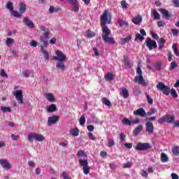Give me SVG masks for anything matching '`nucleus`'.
<instances>
[{"mask_svg": "<svg viewBox=\"0 0 179 179\" xmlns=\"http://www.w3.org/2000/svg\"><path fill=\"white\" fill-rule=\"evenodd\" d=\"M115 145V142L114 141L113 139H108V148H113Z\"/></svg>", "mask_w": 179, "mask_h": 179, "instance_id": "47", "label": "nucleus"}, {"mask_svg": "<svg viewBox=\"0 0 179 179\" xmlns=\"http://www.w3.org/2000/svg\"><path fill=\"white\" fill-rule=\"evenodd\" d=\"M120 95L123 96L124 99H128L129 97V92L128 90L125 87L122 88V91L120 92Z\"/></svg>", "mask_w": 179, "mask_h": 179, "instance_id": "17", "label": "nucleus"}, {"mask_svg": "<svg viewBox=\"0 0 179 179\" xmlns=\"http://www.w3.org/2000/svg\"><path fill=\"white\" fill-rule=\"evenodd\" d=\"M14 96H15L16 101L20 103V104H23V91L16 90Z\"/></svg>", "mask_w": 179, "mask_h": 179, "instance_id": "9", "label": "nucleus"}, {"mask_svg": "<svg viewBox=\"0 0 179 179\" xmlns=\"http://www.w3.org/2000/svg\"><path fill=\"white\" fill-rule=\"evenodd\" d=\"M159 10L161 12V13L169 20L170 17H171V15L169 13V11L164 8H159Z\"/></svg>", "mask_w": 179, "mask_h": 179, "instance_id": "18", "label": "nucleus"}, {"mask_svg": "<svg viewBox=\"0 0 179 179\" xmlns=\"http://www.w3.org/2000/svg\"><path fill=\"white\" fill-rule=\"evenodd\" d=\"M22 75L24 78H29L30 76V72L27 70L22 71Z\"/></svg>", "mask_w": 179, "mask_h": 179, "instance_id": "61", "label": "nucleus"}, {"mask_svg": "<svg viewBox=\"0 0 179 179\" xmlns=\"http://www.w3.org/2000/svg\"><path fill=\"white\" fill-rule=\"evenodd\" d=\"M45 96L46 100H48V101H50V103H52V101H54V100L55 99L54 94H52L51 93H46L45 94Z\"/></svg>", "mask_w": 179, "mask_h": 179, "instance_id": "19", "label": "nucleus"}, {"mask_svg": "<svg viewBox=\"0 0 179 179\" xmlns=\"http://www.w3.org/2000/svg\"><path fill=\"white\" fill-rule=\"evenodd\" d=\"M121 5H122V8L127 9L128 8V6H129V4L127 3V1H122L120 2Z\"/></svg>", "mask_w": 179, "mask_h": 179, "instance_id": "53", "label": "nucleus"}, {"mask_svg": "<svg viewBox=\"0 0 179 179\" xmlns=\"http://www.w3.org/2000/svg\"><path fill=\"white\" fill-rule=\"evenodd\" d=\"M0 76L2 78H8V73H6V71H5L3 69L1 70Z\"/></svg>", "mask_w": 179, "mask_h": 179, "instance_id": "57", "label": "nucleus"}, {"mask_svg": "<svg viewBox=\"0 0 179 179\" xmlns=\"http://www.w3.org/2000/svg\"><path fill=\"white\" fill-rule=\"evenodd\" d=\"M134 115H139L140 117H146V111L143 108H140L134 111Z\"/></svg>", "mask_w": 179, "mask_h": 179, "instance_id": "11", "label": "nucleus"}, {"mask_svg": "<svg viewBox=\"0 0 179 179\" xmlns=\"http://www.w3.org/2000/svg\"><path fill=\"white\" fill-rule=\"evenodd\" d=\"M164 122H166V115L162 116L161 118L158 120V123L162 125L164 124Z\"/></svg>", "mask_w": 179, "mask_h": 179, "instance_id": "54", "label": "nucleus"}, {"mask_svg": "<svg viewBox=\"0 0 179 179\" xmlns=\"http://www.w3.org/2000/svg\"><path fill=\"white\" fill-rule=\"evenodd\" d=\"M10 13H11V15L14 16V17H22V13L15 10H13L12 11H10Z\"/></svg>", "mask_w": 179, "mask_h": 179, "instance_id": "38", "label": "nucleus"}, {"mask_svg": "<svg viewBox=\"0 0 179 179\" xmlns=\"http://www.w3.org/2000/svg\"><path fill=\"white\" fill-rule=\"evenodd\" d=\"M150 34L152 36V38H155V40H157L159 38V35L155 33V31L150 30Z\"/></svg>", "mask_w": 179, "mask_h": 179, "instance_id": "51", "label": "nucleus"}, {"mask_svg": "<svg viewBox=\"0 0 179 179\" xmlns=\"http://www.w3.org/2000/svg\"><path fill=\"white\" fill-rule=\"evenodd\" d=\"M141 176L142 177H145V178H148V173L146 172V171H145V169H143L141 171Z\"/></svg>", "mask_w": 179, "mask_h": 179, "instance_id": "62", "label": "nucleus"}, {"mask_svg": "<svg viewBox=\"0 0 179 179\" xmlns=\"http://www.w3.org/2000/svg\"><path fill=\"white\" fill-rule=\"evenodd\" d=\"M56 55L53 57V59L55 61H59V62H64V61H66V56L64 55V52L61 50L56 51Z\"/></svg>", "mask_w": 179, "mask_h": 179, "instance_id": "7", "label": "nucleus"}, {"mask_svg": "<svg viewBox=\"0 0 179 179\" xmlns=\"http://www.w3.org/2000/svg\"><path fill=\"white\" fill-rule=\"evenodd\" d=\"M111 24V15L108 13V10H104L101 15V25Z\"/></svg>", "mask_w": 179, "mask_h": 179, "instance_id": "3", "label": "nucleus"}, {"mask_svg": "<svg viewBox=\"0 0 179 179\" xmlns=\"http://www.w3.org/2000/svg\"><path fill=\"white\" fill-rule=\"evenodd\" d=\"M79 164L82 166V167H86L89 166V162L87 159H79Z\"/></svg>", "mask_w": 179, "mask_h": 179, "instance_id": "31", "label": "nucleus"}, {"mask_svg": "<svg viewBox=\"0 0 179 179\" xmlns=\"http://www.w3.org/2000/svg\"><path fill=\"white\" fill-rule=\"evenodd\" d=\"M44 139H45V138L41 134H36L34 132H31L28 134V141L31 143H33V141H36V142H43Z\"/></svg>", "mask_w": 179, "mask_h": 179, "instance_id": "4", "label": "nucleus"}, {"mask_svg": "<svg viewBox=\"0 0 179 179\" xmlns=\"http://www.w3.org/2000/svg\"><path fill=\"white\" fill-rule=\"evenodd\" d=\"M56 68L61 69V71L64 72V71H65V64H64L62 62H57L56 63Z\"/></svg>", "mask_w": 179, "mask_h": 179, "instance_id": "29", "label": "nucleus"}, {"mask_svg": "<svg viewBox=\"0 0 179 179\" xmlns=\"http://www.w3.org/2000/svg\"><path fill=\"white\" fill-rule=\"evenodd\" d=\"M23 22L24 23V24H26V26H27V27H29L30 29L34 28V23L32 22V21L30 20L29 17H24Z\"/></svg>", "mask_w": 179, "mask_h": 179, "instance_id": "12", "label": "nucleus"}, {"mask_svg": "<svg viewBox=\"0 0 179 179\" xmlns=\"http://www.w3.org/2000/svg\"><path fill=\"white\" fill-rule=\"evenodd\" d=\"M78 156H86V152H85V151L80 150H78V153H77Z\"/></svg>", "mask_w": 179, "mask_h": 179, "instance_id": "63", "label": "nucleus"}, {"mask_svg": "<svg viewBox=\"0 0 179 179\" xmlns=\"http://www.w3.org/2000/svg\"><path fill=\"white\" fill-rule=\"evenodd\" d=\"M0 164L3 169H10V164L8 162V159H0Z\"/></svg>", "mask_w": 179, "mask_h": 179, "instance_id": "13", "label": "nucleus"}, {"mask_svg": "<svg viewBox=\"0 0 179 179\" xmlns=\"http://www.w3.org/2000/svg\"><path fill=\"white\" fill-rule=\"evenodd\" d=\"M80 125H82V127H83V125H85V122H86V118L84 116H81L80 120Z\"/></svg>", "mask_w": 179, "mask_h": 179, "instance_id": "50", "label": "nucleus"}, {"mask_svg": "<svg viewBox=\"0 0 179 179\" xmlns=\"http://www.w3.org/2000/svg\"><path fill=\"white\" fill-rule=\"evenodd\" d=\"M172 152H173V154L175 155V156H178L179 155V148L178 146H175L172 148Z\"/></svg>", "mask_w": 179, "mask_h": 179, "instance_id": "44", "label": "nucleus"}, {"mask_svg": "<svg viewBox=\"0 0 179 179\" xmlns=\"http://www.w3.org/2000/svg\"><path fill=\"white\" fill-rule=\"evenodd\" d=\"M95 36H96V33L91 31L90 29H88L85 32V37H87V38H93V37H94Z\"/></svg>", "mask_w": 179, "mask_h": 179, "instance_id": "21", "label": "nucleus"}, {"mask_svg": "<svg viewBox=\"0 0 179 179\" xmlns=\"http://www.w3.org/2000/svg\"><path fill=\"white\" fill-rule=\"evenodd\" d=\"M129 167H132V162H127L123 164V169H129Z\"/></svg>", "mask_w": 179, "mask_h": 179, "instance_id": "52", "label": "nucleus"}, {"mask_svg": "<svg viewBox=\"0 0 179 179\" xmlns=\"http://www.w3.org/2000/svg\"><path fill=\"white\" fill-rule=\"evenodd\" d=\"M118 23H119L120 27H123V26H126V27H128L129 24H128V22L127 21H124L121 19H119Z\"/></svg>", "mask_w": 179, "mask_h": 179, "instance_id": "36", "label": "nucleus"}, {"mask_svg": "<svg viewBox=\"0 0 179 179\" xmlns=\"http://www.w3.org/2000/svg\"><path fill=\"white\" fill-rule=\"evenodd\" d=\"M13 38H7L6 41V45L9 46L11 44H13Z\"/></svg>", "mask_w": 179, "mask_h": 179, "instance_id": "48", "label": "nucleus"}, {"mask_svg": "<svg viewBox=\"0 0 179 179\" xmlns=\"http://www.w3.org/2000/svg\"><path fill=\"white\" fill-rule=\"evenodd\" d=\"M157 89L158 90L162 91V93L165 96H169L170 94V87L169 86L165 85L163 83H158L157 85Z\"/></svg>", "mask_w": 179, "mask_h": 179, "instance_id": "6", "label": "nucleus"}, {"mask_svg": "<svg viewBox=\"0 0 179 179\" xmlns=\"http://www.w3.org/2000/svg\"><path fill=\"white\" fill-rule=\"evenodd\" d=\"M102 29V40L104 43H108V44H114L115 40L113 37H110L111 34V30L107 27V25H101Z\"/></svg>", "mask_w": 179, "mask_h": 179, "instance_id": "1", "label": "nucleus"}, {"mask_svg": "<svg viewBox=\"0 0 179 179\" xmlns=\"http://www.w3.org/2000/svg\"><path fill=\"white\" fill-rule=\"evenodd\" d=\"M122 124H124V125H129L131 126L132 124V121L129 120V119H127V118H123V120H122Z\"/></svg>", "mask_w": 179, "mask_h": 179, "instance_id": "42", "label": "nucleus"}, {"mask_svg": "<svg viewBox=\"0 0 179 179\" xmlns=\"http://www.w3.org/2000/svg\"><path fill=\"white\" fill-rule=\"evenodd\" d=\"M145 44L150 51L151 50H153L155 48H157V43H156V41H152L150 38H147L145 40Z\"/></svg>", "mask_w": 179, "mask_h": 179, "instance_id": "8", "label": "nucleus"}, {"mask_svg": "<svg viewBox=\"0 0 179 179\" xmlns=\"http://www.w3.org/2000/svg\"><path fill=\"white\" fill-rule=\"evenodd\" d=\"M124 63L126 68H131V62H129V58L128 57V55L124 56Z\"/></svg>", "mask_w": 179, "mask_h": 179, "instance_id": "23", "label": "nucleus"}, {"mask_svg": "<svg viewBox=\"0 0 179 179\" xmlns=\"http://www.w3.org/2000/svg\"><path fill=\"white\" fill-rule=\"evenodd\" d=\"M165 43H166V39H164V38H160L158 42V44H159L158 50H163V48H164Z\"/></svg>", "mask_w": 179, "mask_h": 179, "instance_id": "20", "label": "nucleus"}, {"mask_svg": "<svg viewBox=\"0 0 179 179\" xmlns=\"http://www.w3.org/2000/svg\"><path fill=\"white\" fill-rule=\"evenodd\" d=\"M161 162L162 163H167L169 162V157L164 152H162L161 154Z\"/></svg>", "mask_w": 179, "mask_h": 179, "instance_id": "27", "label": "nucleus"}, {"mask_svg": "<svg viewBox=\"0 0 179 179\" xmlns=\"http://www.w3.org/2000/svg\"><path fill=\"white\" fill-rule=\"evenodd\" d=\"M105 79H108V80H113V79H114V74H113V73H108L105 75Z\"/></svg>", "mask_w": 179, "mask_h": 179, "instance_id": "43", "label": "nucleus"}, {"mask_svg": "<svg viewBox=\"0 0 179 179\" xmlns=\"http://www.w3.org/2000/svg\"><path fill=\"white\" fill-rule=\"evenodd\" d=\"M72 10H73V12H79V3L74 4Z\"/></svg>", "mask_w": 179, "mask_h": 179, "instance_id": "60", "label": "nucleus"}, {"mask_svg": "<svg viewBox=\"0 0 179 179\" xmlns=\"http://www.w3.org/2000/svg\"><path fill=\"white\" fill-rule=\"evenodd\" d=\"M171 33L174 36H178V29H171Z\"/></svg>", "mask_w": 179, "mask_h": 179, "instance_id": "64", "label": "nucleus"}, {"mask_svg": "<svg viewBox=\"0 0 179 179\" xmlns=\"http://www.w3.org/2000/svg\"><path fill=\"white\" fill-rule=\"evenodd\" d=\"M1 111H3V113H12V109L9 107H5V106H1Z\"/></svg>", "mask_w": 179, "mask_h": 179, "instance_id": "45", "label": "nucleus"}, {"mask_svg": "<svg viewBox=\"0 0 179 179\" xmlns=\"http://www.w3.org/2000/svg\"><path fill=\"white\" fill-rule=\"evenodd\" d=\"M26 8H27L26 3L21 2L20 3V8H19L20 13L21 14L24 13L26 12Z\"/></svg>", "mask_w": 179, "mask_h": 179, "instance_id": "22", "label": "nucleus"}, {"mask_svg": "<svg viewBox=\"0 0 179 179\" xmlns=\"http://www.w3.org/2000/svg\"><path fill=\"white\" fill-rule=\"evenodd\" d=\"M62 176L64 179H72V178L68 176V173L66 171L62 172Z\"/></svg>", "mask_w": 179, "mask_h": 179, "instance_id": "59", "label": "nucleus"}, {"mask_svg": "<svg viewBox=\"0 0 179 179\" xmlns=\"http://www.w3.org/2000/svg\"><path fill=\"white\" fill-rule=\"evenodd\" d=\"M6 8V9H9V10L12 12V10H13V3L10 1H7Z\"/></svg>", "mask_w": 179, "mask_h": 179, "instance_id": "37", "label": "nucleus"}, {"mask_svg": "<svg viewBox=\"0 0 179 179\" xmlns=\"http://www.w3.org/2000/svg\"><path fill=\"white\" fill-rule=\"evenodd\" d=\"M136 73H138V76L134 77V82L138 85H141V86H148V83H146L145 78H143V73H142V69L140 66L137 67Z\"/></svg>", "mask_w": 179, "mask_h": 179, "instance_id": "2", "label": "nucleus"}, {"mask_svg": "<svg viewBox=\"0 0 179 179\" xmlns=\"http://www.w3.org/2000/svg\"><path fill=\"white\" fill-rule=\"evenodd\" d=\"M176 117L173 115H165V120L168 124H173L174 122Z\"/></svg>", "mask_w": 179, "mask_h": 179, "instance_id": "15", "label": "nucleus"}, {"mask_svg": "<svg viewBox=\"0 0 179 179\" xmlns=\"http://www.w3.org/2000/svg\"><path fill=\"white\" fill-rule=\"evenodd\" d=\"M157 113V110H156L155 108H151L149 112L147 113L148 115H153V114H156Z\"/></svg>", "mask_w": 179, "mask_h": 179, "instance_id": "56", "label": "nucleus"}, {"mask_svg": "<svg viewBox=\"0 0 179 179\" xmlns=\"http://www.w3.org/2000/svg\"><path fill=\"white\" fill-rule=\"evenodd\" d=\"M142 129H143V127L142 124H139L133 131L134 136H138L139 134L141 132Z\"/></svg>", "mask_w": 179, "mask_h": 179, "instance_id": "16", "label": "nucleus"}, {"mask_svg": "<svg viewBox=\"0 0 179 179\" xmlns=\"http://www.w3.org/2000/svg\"><path fill=\"white\" fill-rule=\"evenodd\" d=\"M41 51H42V54H43V55H44V60L47 61V59H48V58L50 57V54H51V52L45 50V49L41 50Z\"/></svg>", "mask_w": 179, "mask_h": 179, "instance_id": "32", "label": "nucleus"}, {"mask_svg": "<svg viewBox=\"0 0 179 179\" xmlns=\"http://www.w3.org/2000/svg\"><path fill=\"white\" fill-rule=\"evenodd\" d=\"M59 11V8L54 7L53 6H50L49 8L50 13H55Z\"/></svg>", "mask_w": 179, "mask_h": 179, "instance_id": "41", "label": "nucleus"}, {"mask_svg": "<svg viewBox=\"0 0 179 179\" xmlns=\"http://www.w3.org/2000/svg\"><path fill=\"white\" fill-rule=\"evenodd\" d=\"M178 66V65L177 64V63L176 62H173L171 63V67L169 69H176V68H177Z\"/></svg>", "mask_w": 179, "mask_h": 179, "instance_id": "58", "label": "nucleus"}, {"mask_svg": "<svg viewBox=\"0 0 179 179\" xmlns=\"http://www.w3.org/2000/svg\"><path fill=\"white\" fill-rule=\"evenodd\" d=\"M132 22H133V23H134V24H139V23H141V22H142V16L138 15V16L133 18Z\"/></svg>", "mask_w": 179, "mask_h": 179, "instance_id": "26", "label": "nucleus"}, {"mask_svg": "<svg viewBox=\"0 0 179 179\" xmlns=\"http://www.w3.org/2000/svg\"><path fill=\"white\" fill-rule=\"evenodd\" d=\"M145 131L150 135V134H153L155 131V127H153V123L150 122H148L145 124Z\"/></svg>", "mask_w": 179, "mask_h": 179, "instance_id": "10", "label": "nucleus"}, {"mask_svg": "<svg viewBox=\"0 0 179 179\" xmlns=\"http://www.w3.org/2000/svg\"><path fill=\"white\" fill-rule=\"evenodd\" d=\"M102 103L105 104V106H108L109 108H111V107H113V104H111V101L106 97L102 98Z\"/></svg>", "mask_w": 179, "mask_h": 179, "instance_id": "25", "label": "nucleus"}, {"mask_svg": "<svg viewBox=\"0 0 179 179\" xmlns=\"http://www.w3.org/2000/svg\"><path fill=\"white\" fill-rule=\"evenodd\" d=\"M70 134L72 136H78L79 135V129L76 127V129H70Z\"/></svg>", "mask_w": 179, "mask_h": 179, "instance_id": "28", "label": "nucleus"}, {"mask_svg": "<svg viewBox=\"0 0 179 179\" xmlns=\"http://www.w3.org/2000/svg\"><path fill=\"white\" fill-rule=\"evenodd\" d=\"M127 138V136L124 133H120V143H122V142H125V139Z\"/></svg>", "mask_w": 179, "mask_h": 179, "instance_id": "49", "label": "nucleus"}, {"mask_svg": "<svg viewBox=\"0 0 179 179\" xmlns=\"http://www.w3.org/2000/svg\"><path fill=\"white\" fill-rule=\"evenodd\" d=\"M172 49L173 50V52L176 57H179L178 48H177V45L173 43L172 45Z\"/></svg>", "mask_w": 179, "mask_h": 179, "instance_id": "39", "label": "nucleus"}, {"mask_svg": "<svg viewBox=\"0 0 179 179\" xmlns=\"http://www.w3.org/2000/svg\"><path fill=\"white\" fill-rule=\"evenodd\" d=\"M152 15L154 16V19L155 20H159V19H160V14H159L156 10H152Z\"/></svg>", "mask_w": 179, "mask_h": 179, "instance_id": "35", "label": "nucleus"}, {"mask_svg": "<svg viewBox=\"0 0 179 179\" xmlns=\"http://www.w3.org/2000/svg\"><path fill=\"white\" fill-rule=\"evenodd\" d=\"M131 38H132V36H126V38H122L120 41L122 45H125L127 43H129Z\"/></svg>", "mask_w": 179, "mask_h": 179, "instance_id": "24", "label": "nucleus"}, {"mask_svg": "<svg viewBox=\"0 0 179 179\" xmlns=\"http://www.w3.org/2000/svg\"><path fill=\"white\" fill-rule=\"evenodd\" d=\"M170 92L173 99H177V97H178V94H177V91H176V90L171 89Z\"/></svg>", "mask_w": 179, "mask_h": 179, "instance_id": "46", "label": "nucleus"}, {"mask_svg": "<svg viewBox=\"0 0 179 179\" xmlns=\"http://www.w3.org/2000/svg\"><path fill=\"white\" fill-rule=\"evenodd\" d=\"M41 50H44V48H45V47H47V45H48V42H47L46 41H45L43 38H41Z\"/></svg>", "mask_w": 179, "mask_h": 179, "instance_id": "34", "label": "nucleus"}, {"mask_svg": "<svg viewBox=\"0 0 179 179\" xmlns=\"http://www.w3.org/2000/svg\"><path fill=\"white\" fill-rule=\"evenodd\" d=\"M58 120H59V117L58 116H51L49 117L48 120V125H51L52 124H55Z\"/></svg>", "mask_w": 179, "mask_h": 179, "instance_id": "14", "label": "nucleus"}, {"mask_svg": "<svg viewBox=\"0 0 179 179\" xmlns=\"http://www.w3.org/2000/svg\"><path fill=\"white\" fill-rule=\"evenodd\" d=\"M139 40V41H143V40H145V37L142 35H141V34L137 33L136 34V37L134 38V41H136Z\"/></svg>", "mask_w": 179, "mask_h": 179, "instance_id": "33", "label": "nucleus"}, {"mask_svg": "<svg viewBox=\"0 0 179 179\" xmlns=\"http://www.w3.org/2000/svg\"><path fill=\"white\" fill-rule=\"evenodd\" d=\"M55 111H57V106H55L54 103H52L50 106H49L48 113H54Z\"/></svg>", "mask_w": 179, "mask_h": 179, "instance_id": "30", "label": "nucleus"}, {"mask_svg": "<svg viewBox=\"0 0 179 179\" xmlns=\"http://www.w3.org/2000/svg\"><path fill=\"white\" fill-rule=\"evenodd\" d=\"M145 96L147 97L148 104H153V99H152L148 94H145Z\"/></svg>", "mask_w": 179, "mask_h": 179, "instance_id": "55", "label": "nucleus"}, {"mask_svg": "<svg viewBox=\"0 0 179 179\" xmlns=\"http://www.w3.org/2000/svg\"><path fill=\"white\" fill-rule=\"evenodd\" d=\"M83 171L84 174L87 176V174L90 173V166L88 165L87 166L83 167Z\"/></svg>", "mask_w": 179, "mask_h": 179, "instance_id": "40", "label": "nucleus"}, {"mask_svg": "<svg viewBox=\"0 0 179 179\" xmlns=\"http://www.w3.org/2000/svg\"><path fill=\"white\" fill-rule=\"evenodd\" d=\"M150 149H152V145L149 143H138L135 148V150L139 152H145Z\"/></svg>", "mask_w": 179, "mask_h": 179, "instance_id": "5", "label": "nucleus"}]
</instances>
